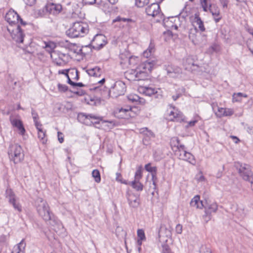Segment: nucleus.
I'll return each mask as SVG.
<instances>
[{
	"label": "nucleus",
	"mask_w": 253,
	"mask_h": 253,
	"mask_svg": "<svg viewBox=\"0 0 253 253\" xmlns=\"http://www.w3.org/2000/svg\"><path fill=\"white\" fill-rule=\"evenodd\" d=\"M155 64V62L154 60H148L144 61L135 70H132L130 74L134 75L135 80H145L148 77Z\"/></svg>",
	"instance_id": "nucleus-1"
},
{
	"label": "nucleus",
	"mask_w": 253,
	"mask_h": 253,
	"mask_svg": "<svg viewBox=\"0 0 253 253\" xmlns=\"http://www.w3.org/2000/svg\"><path fill=\"white\" fill-rule=\"evenodd\" d=\"M89 31V26L87 23L83 21L76 22L72 26L67 30L66 35L72 38L83 37Z\"/></svg>",
	"instance_id": "nucleus-2"
},
{
	"label": "nucleus",
	"mask_w": 253,
	"mask_h": 253,
	"mask_svg": "<svg viewBox=\"0 0 253 253\" xmlns=\"http://www.w3.org/2000/svg\"><path fill=\"white\" fill-rule=\"evenodd\" d=\"M37 211L40 216L45 221H55V216L50 211L46 201L42 198H38L35 202Z\"/></svg>",
	"instance_id": "nucleus-3"
},
{
	"label": "nucleus",
	"mask_w": 253,
	"mask_h": 253,
	"mask_svg": "<svg viewBox=\"0 0 253 253\" xmlns=\"http://www.w3.org/2000/svg\"><path fill=\"white\" fill-rule=\"evenodd\" d=\"M9 158L14 164H18L24 159L22 147L18 144L11 145L8 152Z\"/></svg>",
	"instance_id": "nucleus-4"
},
{
	"label": "nucleus",
	"mask_w": 253,
	"mask_h": 253,
	"mask_svg": "<svg viewBox=\"0 0 253 253\" xmlns=\"http://www.w3.org/2000/svg\"><path fill=\"white\" fill-rule=\"evenodd\" d=\"M6 30L10 34L12 39L17 43L23 42L25 34L24 30L19 25L14 27L7 26Z\"/></svg>",
	"instance_id": "nucleus-5"
},
{
	"label": "nucleus",
	"mask_w": 253,
	"mask_h": 253,
	"mask_svg": "<svg viewBox=\"0 0 253 253\" xmlns=\"http://www.w3.org/2000/svg\"><path fill=\"white\" fill-rule=\"evenodd\" d=\"M236 167L238 170L240 176L244 180L248 181L251 183V181L253 179V173L251 170V167L246 164L237 163Z\"/></svg>",
	"instance_id": "nucleus-6"
},
{
	"label": "nucleus",
	"mask_w": 253,
	"mask_h": 253,
	"mask_svg": "<svg viewBox=\"0 0 253 253\" xmlns=\"http://www.w3.org/2000/svg\"><path fill=\"white\" fill-rule=\"evenodd\" d=\"M5 20L9 24V26H15L18 25V22H20L21 26H25L27 23L21 19L17 13L13 9H10L5 15Z\"/></svg>",
	"instance_id": "nucleus-7"
},
{
	"label": "nucleus",
	"mask_w": 253,
	"mask_h": 253,
	"mask_svg": "<svg viewBox=\"0 0 253 253\" xmlns=\"http://www.w3.org/2000/svg\"><path fill=\"white\" fill-rule=\"evenodd\" d=\"M64 9L60 3L48 2L43 8L42 12L53 16H57L61 13Z\"/></svg>",
	"instance_id": "nucleus-8"
},
{
	"label": "nucleus",
	"mask_w": 253,
	"mask_h": 253,
	"mask_svg": "<svg viewBox=\"0 0 253 253\" xmlns=\"http://www.w3.org/2000/svg\"><path fill=\"white\" fill-rule=\"evenodd\" d=\"M126 91V84L122 81H118L115 82L109 90L110 95L113 98H117L123 95Z\"/></svg>",
	"instance_id": "nucleus-9"
},
{
	"label": "nucleus",
	"mask_w": 253,
	"mask_h": 253,
	"mask_svg": "<svg viewBox=\"0 0 253 253\" xmlns=\"http://www.w3.org/2000/svg\"><path fill=\"white\" fill-rule=\"evenodd\" d=\"M126 197L130 208L137 209L140 205V195L135 194L132 191L127 190Z\"/></svg>",
	"instance_id": "nucleus-10"
},
{
	"label": "nucleus",
	"mask_w": 253,
	"mask_h": 253,
	"mask_svg": "<svg viewBox=\"0 0 253 253\" xmlns=\"http://www.w3.org/2000/svg\"><path fill=\"white\" fill-rule=\"evenodd\" d=\"M206 205H204V207L205 208V214L203 215V218L206 222H208L211 219V213L216 212L218 205L215 202L209 203L206 202Z\"/></svg>",
	"instance_id": "nucleus-11"
},
{
	"label": "nucleus",
	"mask_w": 253,
	"mask_h": 253,
	"mask_svg": "<svg viewBox=\"0 0 253 253\" xmlns=\"http://www.w3.org/2000/svg\"><path fill=\"white\" fill-rule=\"evenodd\" d=\"M200 119V117L196 116L192 120L188 122L186 121L182 113L175 109V122H186L187 123V125L186 126H195Z\"/></svg>",
	"instance_id": "nucleus-12"
},
{
	"label": "nucleus",
	"mask_w": 253,
	"mask_h": 253,
	"mask_svg": "<svg viewBox=\"0 0 253 253\" xmlns=\"http://www.w3.org/2000/svg\"><path fill=\"white\" fill-rule=\"evenodd\" d=\"M159 3L157 1L153 2L146 8L145 11L148 15L155 17L161 14V9Z\"/></svg>",
	"instance_id": "nucleus-13"
},
{
	"label": "nucleus",
	"mask_w": 253,
	"mask_h": 253,
	"mask_svg": "<svg viewBox=\"0 0 253 253\" xmlns=\"http://www.w3.org/2000/svg\"><path fill=\"white\" fill-rule=\"evenodd\" d=\"M208 11L211 14L215 23L218 22L222 18L219 8L216 4H209Z\"/></svg>",
	"instance_id": "nucleus-14"
},
{
	"label": "nucleus",
	"mask_w": 253,
	"mask_h": 253,
	"mask_svg": "<svg viewBox=\"0 0 253 253\" xmlns=\"http://www.w3.org/2000/svg\"><path fill=\"white\" fill-rule=\"evenodd\" d=\"M92 42L96 44L93 45V48L98 49L102 48L107 42L106 37L102 34L96 35L94 37Z\"/></svg>",
	"instance_id": "nucleus-15"
},
{
	"label": "nucleus",
	"mask_w": 253,
	"mask_h": 253,
	"mask_svg": "<svg viewBox=\"0 0 253 253\" xmlns=\"http://www.w3.org/2000/svg\"><path fill=\"white\" fill-rule=\"evenodd\" d=\"M88 119L89 120V124L88 126L96 124L103 125L105 123H109L111 125H115L113 121L104 120H103L102 117H97L92 114H89Z\"/></svg>",
	"instance_id": "nucleus-16"
},
{
	"label": "nucleus",
	"mask_w": 253,
	"mask_h": 253,
	"mask_svg": "<svg viewBox=\"0 0 253 253\" xmlns=\"http://www.w3.org/2000/svg\"><path fill=\"white\" fill-rule=\"evenodd\" d=\"M140 89L143 93L147 96H151L154 95L156 98H159L162 97V95L158 93L157 88L149 86H143Z\"/></svg>",
	"instance_id": "nucleus-17"
},
{
	"label": "nucleus",
	"mask_w": 253,
	"mask_h": 253,
	"mask_svg": "<svg viewBox=\"0 0 253 253\" xmlns=\"http://www.w3.org/2000/svg\"><path fill=\"white\" fill-rule=\"evenodd\" d=\"M176 141L177 143L176 146L177 150H175V155L179 159L182 160V159H184V153L186 152L185 148L184 145L180 143L179 140L178 138L176 139Z\"/></svg>",
	"instance_id": "nucleus-18"
},
{
	"label": "nucleus",
	"mask_w": 253,
	"mask_h": 253,
	"mask_svg": "<svg viewBox=\"0 0 253 253\" xmlns=\"http://www.w3.org/2000/svg\"><path fill=\"white\" fill-rule=\"evenodd\" d=\"M190 205L196 208L202 209L204 207V203L203 201H200V196L196 195L192 199L190 202Z\"/></svg>",
	"instance_id": "nucleus-19"
},
{
	"label": "nucleus",
	"mask_w": 253,
	"mask_h": 253,
	"mask_svg": "<svg viewBox=\"0 0 253 253\" xmlns=\"http://www.w3.org/2000/svg\"><path fill=\"white\" fill-rule=\"evenodd\" d=\"M38 130V138L40 142L45 144L47 141V137L46 134V131L43 130L42 127H36Z\"/></svg>",
	"instance_id": "nucleus-20"
},
{
	"label": "nucleus",
	"mask_w": 253,
	"mask_h": 253,
	"mask_svg": "<svg viewBox=\"0 0 253 253\" xmlns=\"http://www.w3.org/2000/svg\"><path fill=\"white\" fill-rule=\"evenodd\" d=\"M86 72L90 76L98 77L101 76L102 70L100 68L96 66L93 68L86 70Z\"/></svg>",
	"instance_id": "nucleus-21"
},
{
	"label": "nucleus",
	"mask_w": 253,
	"mask_h": 253,
	"mask_svg": "<svg viewBox=\"0 0 253 253\" xmlns=\"http://www.w3.org/2000/svg\"><path fill=\"white\" fill-rule=\"evenodd\" d=\"M174 17L173 16L165 18L163 20L164 26L167 29L171 30L174 27Z\"/></svg>",
	"instance_id": "nucleus-22"
},
{
	"label": "nucleus",
	"mask_w": 253,
	"mask_h": 253,
	"mask_svg": "<svg viewBox=\"0 0 253 253\" xmlns=\"http://www.w3.org/2000/svg\"><path fill=\"white\" fill-rule=\"evenodd\" d=\"M155 51V44L151 41L148 48L143 53V56L146 58L150 57Z\"/></svg>",
	"instance_id": "nucleus-23"
},
{
	"label": "nucleus",
	"mask_w": 253,
	"mask_h": 253,
	"mask_svg": "<svg viewBox=\"0 0 253 253\" xmlns=\"http://www.w3.org/2000/svg\"><path fill=\"white\" fill-rule=\"evenodd\" d=\"M152 174V181H153V189L154 190L151 192L153 196H158V189L157 187V172L151 173Z\"/></svg>",
	"instance_id": "nucleus-24"
},
{
	"label": "nucleus",
	"mask_w": 253,
	"mask_h": 253,
	"mask_svg": "<svg viewBox=\"0 0 253 253\" xmlns=\"http://www.w3.org/2000/svg\"><path fill=\"white\" fill-rule=\"evenodd\" d=\"M166 243L162 245L163 247V251L162 253H172L171 251V248L170 247L169 245H172V241L171 238H169V239L165 240Z\"/></svg>",
	"instance_id": "nucleus-25"
},
{
	"label": "nucleus",
	"mask_w": 253,
	"mask_h": 253,
	"mask_svg": "<svg viewBox=\"0 0 253 253\" xmlns=\"http://www.w3.org/2000/svg\"><path fill=\"white\" fill-rule=\"evenodd\" d=\"M88 117L89 115H86L84 113H79L78 116V120L82 124L88 126L89 124Z\"/></svg>",
	"instance_id": "nucleus-26"
},
{
	"label": "nucleus",
	"mask_w": 253,
	"mask_h": 253,
	"mask_svg": "<svg viewBox=\"0 0 253 253\" xmlns=\"http://www.w3.org/2000/svg\"><path fill=\"white\" fill-rule=\"evenodd\" d=\"M139 181L134 180L133 181H130V185L137 191H141L143 189V185Z\"/></svg>",
	"instance_id": "nucleus-27"
},
{
	"label": "nucleus",
	"mask_w": 253,
	"mask_h": 253,
	"mask_svg": "<svg viewBox=\"0 0 253 253\" xmlns=\"http://www.w3.org/2000/svg\"><path fill=\"white\" fill-rule=\"evenodd\" d=\"M55 47L56 45L53 42H45V48L48 52L51 53V54L55 55L56 54V51L53 50Z\"/></svg>",
	"instance_id": "nucleus-28"
},
{
	"label": "nucleus",
	"mask_w": 253,
	"mask_h": 253,
	"mask_svg": "<svg viewBox=\"0 0 253 253\" xmlns=\"http://www.w3.org/2000/svg\"><path fill=\"white\" fill-rule=\"evenodd\" d=\"M10 121L13 126H23V123L19 117L10 116Z\"/></svg>",
	"instance_id": "nucleus-29"
},
{
	"label": "nucleus",
	"mask_w": 253,
	"mask_h": 253,
	"mask_svg": "<svg viewBox=\"0 0 253 253\" xmlns=\"http://www.w3.org/2000/svg\"><path fill=\"white\" fill-rule=\"evenodd\" d=\"M8 202L9 204L13 206L15 210H17L19 212L22 211V206L19 203V202L17 201L16 197L14 199L10 200V201H9Z\"/></svg>",
	"instance_id": "nucleus-30"
},
{
	"label": "nucleus",
	"mask_w": 253,
	"mask_h": 253,
	"mask_svg": "<svg viewBox=\"0 0 253 253\" xmlns=\"http://www.w3.org/2000/svg\"><path fill=\"white\" fill-rule=\"evenodd\" d=\"M128 66V67L132 68L136 65L139 62V58L136 56H130L126 59Z\"/></svg>",
	"instance_id": "nucleus-31"
},
{
	"label": "nucleus",
	"mask_w": 253,
	"mask_h": 253,
	"mask_svg": "<svg viewBox=\"0 0 253 253\" xmlns=\"http://www.w3.org/2000/svg\"><path fill=\"white\" fill-rule=\"evenodd\" d=\"M72 10H68L67 12L68 14L71 15L72 16H75L76 15H78V12H80V8L78 4L73 3L72 5Z\"/></svg>",
	"instance_id": "nucleus-32"
},
{
	"label": "nucleus",
	"mask_w": 253,
	"mask_h": 253,
	"mask_svg": "<svg viewBox=\"0 0 253 253\" xmlns=\"http://www.w3.org/2000/svg\"><path fill=\"white\" fill-rule=\"evenodd\" d=\"M128 99L129 100L132 102H139L140 103H143L144 102L145 100L142 98H140L138 95L136 94H131L128 96Z\"/></svg>",
	"instance_id": "nucleus-33"
},
{
	"label": "nucleus",
	"mask_w": 253,
	"mask_h": 253,
	"mask_svg": "<svg viewBox=\"0 0 253 253\" xmlns=\"http://www.w3.org/2000/svg\"><path fill=\"white\" fill-rule=\"evenodd\" d=\"M139 132L140 133L143 134L145 136L148 137H154V133L150 130L148 129V127H142L140 129Z\"/></svg>",
	"instance_id": "nucleus-34"
},
{
	"label": "nucleus",
	"mask_w": 253,
	"mask_h": 253,
	"mask_svg": "<svg viewBox=\"0 0 253 253\" xmlns=\"http://www.w3.org/2000/svg\"><path fill=\"white\" fill-rule=\"evenodd\" d=\"M32 116L35 123V126H40L42 125L39 121V117L38 113L32 108Z\"/></svg>",
	"instance_id": "nucleus-35"
},
{
	"label": "nucleus",
	"mask_w": 253,
	"mask_h": 253,
	"mask_svg": "<svg viewBox=\"0 0 253 253\" xmlns=\"http://www.w3.org/2000/svg\"><path fill=\"white\" fill-rule=\"evenodd\" d=\"M26 247V243L25 241V239H22L21 242L18 243L16 246H14L13 249H16V250L22 252V253H24V251Z\"/></svg>",
	"instance_id": "nucleus-36"
},
{
	"label": "nucleus",
	"mask_w": 253,
	"mask_h": 253,
	"mask_svg": "<svg viewBox=\"0 0 253 253\" xmlns=\"http://www.w3.org/2000/svg\"><path fill=\"white\" fill-rule=\"evenodd\" d=\"M247 94L241 92L235 93L232 96V100L233 102H240L241 101L242 97H247Z\"/></svg>",
	"instance_id": "nucleus-37"
},
{
	"label": "nucleus",
	"mask_w": 253,
	"mask_h": 253,
	"mask_svg": "<svg viewBox=\"0 0 253 253\" xmlns=\"http://www.w3.org/2000/svg\"><path fill=\"white\" fill-rule=\"evenodd\" d=\"M123 22V23H133L134 21L130 19V18H123L121 16H118L116 19H114L113 20V23L115 22Z\"/></svg>",
	"instance_id": "nucleus-38"
},
{
	"label": "nucleus",
	"mask_w": 253,
	"mask_h": 253,
	"mask_svg": "<svg viewBox=\"0 0 253 253\" xmlns=\"http://www.w3.org/2000/svg\"><path fill=\"white\" fill-rule=\"evenodd\" d=\"M143 168L141 166H139L135 173L134 179L137 181L140 180L142 177Z\"/></svg>",
	"instance_id": "nucleus-39"
},
{
	"label": "nucleus",
	"mask_w": 253,
	"mask_h": 253,
	"mask_svg": "<svg viewBox=\"0 0 253 253\" xmlns=\"http://www.w3.org/2000/svg\"><path fill=\"white\" fill-rule=\"evenodd\" d=\"M92 176L94 178V181L97 183L101 181V175L99 170L95 169L92 171Z\"/></svg>",
	"instance_id": "nucleus-40"
},
{
	"label": "nucleus",
	"mask_w": 253,
	"mask_h": 253,
	"mask_svg": "<svg viewBox=\"0 0 253 253\" xmlns=\"http://www.w3.org/2000/svg\"><path fill=\"white\" fill-rule=\"evenodd\" d=\"M5 197L8 199V202L10 201V200L14 199L16 197L15 193L12 191L11 188H7L5 190Z\"/></svg>",
	"instance_id": "nucleus-41"
},
{
	"label": "nucleus",
	"mask_w": 253,
	"mask_h": 253,
	"mask_svg": "<svg viewBox=\"0 0 253 253\" xmlns=\"http://www.w3.org/2000/svg\"><path fill=\"white\" fill-rule=\"evenodd\" d=\"M165 119L168 121L172 122L174 120V108L169 112L167 111V112L165 114Z\"/></svg>",
	"instance_id": "nucleus-42"
},
{
	"label": "nucleus",
	"mask_w": 253,
	"mask_h": 253,
	"mask_svg": "<svg viewBox=\"0 0 253 253\" xmlns=\"http://www.w3.org/2000/svg\"><path fill=\"white\" fill-rule=\"evenodd\" d=\"M196 23L198 26V28L200 31L204 32L205 31V28L204 25V23L201 20V18L199 16L195 17Z\"/></svg>",
	"instance_id": "nucleus-43"
},
{
	"label": "nucleus",
	"mask_w": 253,
	"mask_h": 253,
	"mask_svg": "<svg viewBox=\"0 0 253 253\" xmlns=\"http://www.w3.org/2000/svg\"><path fill=\"white\" fill-rule=\"evenodd\" d=\"M200 253H211L210 246L208 245H202L199 249Z\"/></svg>",
	"instance_id": "nucleus-44"
},
{
	"label": "nucleus",
	"mask_w": 253,
	"mask_h": 253,
	"mask_svg": "<svg viewBox=\"0 0 253 253\" xmlns=\"http://www.w3.org/2000/svg\"><path fill=\"white\" fill-rule=\"evenodd\" d=\"M150 0H135V5L138 7H143L148 4Z\"/></svg>",
	"instance_id": "nucleus-45"
},
{
	"label": "nucleus",
	"mask_w": 253,
	"mask_h": 253,
	"mask_svg": "<svg viewBox=\"0 0 253 253\" xmlns=\"http://www.w3.org/2000/svg\"><path fill=\"white\" fill-rule=\"evenodd\" d=\"M137 239L141 240H146V237L144 231L142 229H138L137 231Z\"/></svg>",
	"instance_id": "nucleus-46"
},
{
	"label": "nucleus",
	"mask_w": 253,
	"mask_h": 253,
	"mask_svg": "<svg viewBox=\"0 0 253 253\" xmlns=\"http://www.w3.org/2000/svg\"><path fill=\"white\" fill-rule=\"evenodd\" d=\"M165 40L168 42L173 38V33L171 30L168 29L167 31L164 32Z\"/></svg>",
	"instance_id": "nucleus-47"
},
{
	"label": "nucleus",
	"mask_w": 253,
	"mask_h": 253,
	"mask_svg": "<svg viewBox=\"0 0 253 253\" xmlns=\"http://www.w3.org/2000/svg\"><path fill=\"white\" fill-rule=\"evenodd\" d=\"M144 168L145 170L151 173L157 172V167H151V164L148 163L145 165Z\"/></svg>",
	"instance_id": "nucleus-48"
},
{
	"label": "nucleus",
	"mask_w": 253,
	"mask_h": 253,
	"mask_svg": "<svg viewBox=\"0 0 253 253\" xmlns=\"http://www.w3.org/2000/svg\"><path fill=\"white\" fill-rule=\"evenodd\" d=\"M85 101L87 103L90 105H96L97 103H99L98 99L89 97L88 98H85Z\"/></svg>",
	"instance_id": "nucleus-49"
},
{
	"label": "nucleus",
	"mask_w": 253,
	"mask_h": 253,
	"mask_svg": "<svg viewBox=\"0 0 253 253\" xmlns=\"http://www.w3.org/2000/svg\"><path fill=\"white\" fill-rule=\"evenodd\" d=\"M55 55L51 54V57L53 60V62L58 66H62L65 64L66 61L64 59H59V58H54Z\"/></svg>",
	"instance_id": "nucleus-50"
},
{
	"label": "nucleus",
	"mask_w": 253,
	"mask_h": 253,
	"mask_svg": "<svg viewBox=\"0 0 253 253\" xmlns=\"http://www.w3.org/2000/svg\"><path fill=\"white\" fill-rule=\"evenodd\" d=\"M116 179L117 181L120 182L121 183L125 184L126 185H130V182H127V180H124L120 173H116Z\"/></svg>",
	"instance_id": "nucleus-51"
},
{
	"label": "nucleus",
	"mask_w": 253,
	"mask_h": 253,
	"mask_svg": "<svg viewBox=\"0 0 253 253\" xmlns=\"http://www.w3.org/2000/svg\"><path fill=\"white\" fill-rule=\"evenodd\" d=\"M235 215L239 218L242 219L245 216L246 213L243 209L238 208L237 210V211L235 213Z\"/></svg>",
	"instance_id": "nucleus-52"
},
{
	"label": "nucleus",
	"mask_w": 253,
	"mask_h": 253,
	"mask_svg": "<svg viewBox=\"0 0 253 253\" xmlns=\"http://www.w3.org/2000/svg\"><path fill=\"white\" fill-rule=\"evenodd\" d=\"M208 0H200L201 6L203 8V10L205 12L208 11V8L209 7Z\"/></svg>",
	"instance_id": "nucleus-53"
},
{
	"label": "nucleus",
	"mask_w": 253,
	"mask_h": 253,
	"mask_svg": "<svg viewBox=\"0 0 253 253\" xmlns=\"http://www.w3.org/2000/svg\"><path fill=\"white\" fill-rule=\"evenodd\" d=\"M184 154V159H182V160L191 163V160L193 159V155L190 153L187 152L186 151Z\"/></svg>",
	"instance_id": "nucleus-54"
},
{
	"label": "nucleus",
	"mask_w": 253,
	"mask_h": 253,
	"mask_svg": "<svg viewBox=\"0 0 253 253\" xmlns=\"http://www.w3.org/2000/svg\"><path fill=\"white\" fill-rule=\"evenodd\" d=\"M70 75H75L74 77H73V79L78 81L79 79V72L77 69H72L70 70Z\"/></svg>",
	"instance_id": "nucleus-55"
},
{
	"label": "nucleus",
	"mask_w": 253,
	"mask_h": 253,
	"mask_svg": "<svg viewBox=\"0 0 253 253\" xmlns=\"http://www.w3.org/2000/svg\"><path fill=\"white\" fill-rule=\"evenodd\" d=\"M57 86L60 92H66L68 90V87L65 84L59 83Z\"/></svg>",
	"instance_id": "nucleus-56"
},
{
	"label": "nucleus",
	"mask_w": 253,
	"mask_h": 253,
	"mask_svg": "<svg viewBox=\"0 0 253 253\" xmlns=\"http://www.w3.org/2000/svg\"><path fill=\"white\" fill-rule=\"evenodd\" d=\"M225 113H226V109L223 108H218L217 112L215 113L216 115L219 117L224 116Z\"/></svg>",
	"instance_id": "nucleus-57"
},
{
	"label": "nucleus",
	"mask_w": 253,
	"mask_h": 253,
	"mask_svg": "<svg viewBox=\"0 0 253 253\" xmlns=\"http://www.w3.org/2000/svg\"><path fill=\"white\" fill-rule=\"evenodd\" d=\"M16 128L17 129L16 130V131L19 134L22 135L24 139H26V130L25 127H16Z\"/></svg>",
	"instance_id": "nucleus-58"
},
{
	"label": "nucleus",
	"mask_w": 253,
	"mask_h": 253,
	"mask_svg": "<svg viewBox=\"0 0 253 253\" xmlns=\"http://www.w3.org/2000/svg\"><path fill=\"white\" fill-rule=\"evenodd\" d=\"M84 5H93L96 3V0H82Z\"/></svg>",
	"instance_id": "nucleus-59"
},
{
	"label": "nucleus",
	"mask_w": 253,
	"mask_h": 253,
	"mask_svg": "<svg viewBox=\"0 0 253 253\" xmlns=\"http://www.w3.org/2000/svg\"><path fill=\"white\" fill-rule=\"evenodd\" d=\"M58 135V140L60 143H62L64 142V135L60 131H58L57 132Z\"/></svg>",
	"instance_id": "nucleus-60"
},
{
	"label": "nucleus",
	"mask_w": 253,
	"mask_h": 253,
	"mask_svg": "<svg viewBox=\"0 0 253 253\" xmlns=\"http://www.w3.org/2000/svg\"><path fill=\"white\" fill-rule=\"evenodd\" d=\"M166 70L167 71L168 75H169L174 72V68L172 66H170L169 65L167 67Z\"/></svg>",
	"instance_id": "nucleus-61"
},
{
	"label": "nucleus",
	"mask_w": 253,
	"mask_h": 253,
	"mask_svg": "<svg viewBox=\"0 0 253 253\" xmlns=\"http://www.w3.org/2000/svg\"><path fill=\"white\" fill-rule=\"evenodd\" d=\"M175 230L178 234H181L182 231V226L180 224H177L175 227Z\"/></svg>",
	"instance_id": "nucleus-62"
},
{
	"label": "nucleus",
	"mask_w": 253,
	"mask_h": 253,
	"mask_svg": "<svg viewBox=\"0 0 253 253\" xmlns=\"http://www.w3.org/2000/svg\"><path fill=\"white\" fill-rule=\"evenodd\" d=\"M7 236L5 235H1L0 236V243H3L7 240Z\"/></svg>",
	"instance_id": "nucleus-63"
},
{
	"label": "nucleus",
	"mask_w": 253,
	"mask_h": 253,
	"mask_svg": "<svg viewBox=\"0 0 253 253\" xmlns=\"http://www.w3.org/2000/svg\"><path fill=\"white\" fill-rule=\"evenodd\" d=\"M70 91H71L72 92H73L74 94H76L79 96H82L85 93V92L83 90H80L79 91L70 90Z\"/></svg>",
	"instance_id": "nucleus-64"
}]
</instances>
